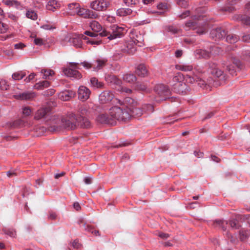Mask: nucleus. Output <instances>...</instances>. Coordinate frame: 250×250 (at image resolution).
Here are the masks:
<instances>
[{"label":"nucleus","mask_w":250,"mask_h":250,"mask_svg":"<svg viewBox=\"0 0 250 250\" xmlns=\"http://www.w3.org/2000/svg\"><path fill=\"white\" fill-rule=\"evenodd\" d=\"M41 73L43 74L42 78L44 79H49V76L54 74V71L51 69H42Z\"/></svg>","instance_id":"de8ad7c7"},{"label":"nucleus","mask_w":250,"mask_h":250,"mask_svg":"<svg viewBox=\"0 0 250 250\" xmlns=\"http://www.w3.org/2000/svg\"><path fill=\"white\" fill-rule=\"evenodd\" d=\"M90 84L92 86L96 88H101L104 86L103 83L99 82L98 79L95 77L90 79Z\"/></svg>","instance_id":"79ce46f5"},{"label":"nucleus","mask_w":250,"mask_h":250,"mask_svg":"<svg viewBox=\"0 0 250 250\" xmlns=\"http://www.w3.org/2000/svg\"><path fill=\"white\" fill-rule=\"evenodd\" d=\"M64 74L67 77L76 79H80L82 78L81 74L78 71L70 68H64L63 70Z\"/></svg>","instance_id":"f3484780"},{"label":"nucleus","mask_w":250,"mask_h":250,"mask_svg":"<svg viewBox=\"0 0 250 250\" xmlns=\"http://www.w3.org/2000/svg\"><path fill=\"white\" fill-rule=\"evenodd\" d=\"M105 79L106 82L111 85L120 86L122 84V81L114 75H108Z\"/></svg>","instance_id":"412c9836"},{"label":"nucleus","mask_w":250,"mask_h":250,"mask_svg":"<svg viewBox=\"0 0 250 250\" xmlns=\"http://www.w3.org/2000/svg\"><path fill=\"white\" fill-rule=\"evenodd\" d=\"M9 85L4 80H0V89L2 90H6L9 88Z\"/></svg>","instance_id":"603ef678"},{"label":"nucleus","mask_w":250,"mask_h":250,"mask_svg":"<svg viewBox=\"0 0 250 250\" xmlns=\"http://www.w3.org/2000/svg\"><path fill=\"white\" fill-rule=\"evenodd\" d=\"M208 64V71L212 75L219 78L223 75V71L218 68L217 65L215 63L210 62Z\"/></svg>","instance_id":"4468645a"},{"label":"nucleus","mask_w":250,"mask_h":250,"mask_svg":"<svg viewBox=\"0 0 250 250\" xmlns=\"http://www.w3.org/2000/svg\"><path fill=\"white\" fill-rule=\"evenodd\" d=\"M89 26L92 31L94 32L98 33L102 30V27L101 24L96 21H92L89 23Z\"/></svg>","instance_id":"f704fd0d"},{"label":"nucleus","mask_w":250,"mask_h":250,"mask_svg":"<svg viewBox=\"0 0 250 250\" xmlns=\"http://www.w3.org/2000/svg\"><path fill=\"white\" fill-rule=\"evenodd\" d=\"M61 3L56 0H49L47 5L46 9L51 11H55L61 7Z\"/></svg>","instance_id":"b1692460"},{"label":"nucleus","mask_w":250,"mask_h":250,"mask_svg":"<svg viewBox=\"0 0 250 250\" xmlns=\"http://www.w3.org/2000/svg\"><path fill=\"white\" fill-rule=\"evenodd\" d=\"M123 79L127 83H132L136 81V77L133 74H126L124 75Z\"/></svg>","instance_id":"a19ab883"},{"label":"nucleus","mask_w":250,"mask_h":250,"mask_svg":"<svg viewBox=\"0 0 250 250\" xmlns=\"http://www.w3.org/2000/svg\"><path fill=\"white\" fill-rule=\"evenodd\" d=\"M184 80V76L180 72H178L173 76L172 80L170 82V84L174 83H183Z\"/></svg>","instance_id":"72a5a7b5"},{"label":"nucleus","mask_w":250,"mask_h":250,"mask_svg":"<svg viewBox=\"0 0 250 250\" xmlns=\"http://www.w3.org/2000/svg\"><path fill=\"white\" fill-rule=\"evenodd\" d=\"M32 112L31 109L29 107H25L22 109L23 114L26 116H29Z\"/></svg>","instance_id":"4d7b16f0"},{"label":"nucleus","mask_w":250,"mask_h":250,"mask_svg":"<svg viewBox=\"0 0 250 250\" xmlns=\"http://www.w3.org/2000/svg\"><path fill=\"white\" fill-rule=\"evenodd\" d=\"M130 39L138 46H142L144 45L143 35L139 31H132L130 34Z\"/></svg>","instance_id":"9b49d317"},{"label":"nucleus","mask_w":250,"mask_h":250,"mask_svg":"<svg viewBox=\"0 0 250 250\" xmlns=\"http://www.w3.org/2000/svg\"><path fill=\"white\" fill-rule=\"evenodd\" d=\"M2 231L4 233L12 237H15L16 236V231L13 229H3Z\"/></svg>","instance_id":"8fccbe9b"},{"label":"nucleus","mask_w":250,"mask_h":250,"mask_svg":"<svg viewBox=\"0 0 250 250\" xmlns=\"http://www.w3.org/2000/svg\"><path fill=\"white\" fill-rule=\"evenodd\" d=\"M89 109V106L87 104L83 105L80 107L79 112L80 115V116H78V117L79 120L82 123L83 122V118H85V117H83V116H87L89 115L90 111Z\"/></svg>","instance_id":"5701e85b"},{"label":"nucleus","mask_w":250,"mask_h":250,"mask_svg":"<svg viewBox=\"0 0 250 250\" xmlns=\"http://www.w3.org/2000/svg\"><path fill=\"white\" fill-rule=\"evenodd\" d=\"M184 80H185L186 82L188 83H197L201 87L205 84V81L196 76L192 77L188 75H187L184 76Z\"/></svg>","instance_id":"6ab92c4d"},{"label":"nucleus","mask_w":250,"mask_h":250,"mask_svg":"<svg viewBox=\"0 0 250 250\" xmlns=\"http://www.w3.org/2000/svg\"><path fill=\"white\" fill-rule=\"evenodd\" d=\"M239 39V37L234 34H229L226 37V41L230 43H235Z\"/></svg>","instance_id":"c03bdc74"},{"label":"nucleus","mask_w":250,"mask_h":250,"mask_svg":"<svg viewBox=\"0 0 250 250\" xmlns=\"http://www.w3.org/2000/svg\"><path fill=\"white\" fill-rule=\"evenodd\" d=\"M175 68L183 71H190L193 69V66L190 64H178L175 65Z\"/></svg>","instance_id":"c9c22d12"},{"label":"nucleus","mask_w":250,"mask_h":250,"mask_svg":"<svg viewBox=\"0 0 250 250\" xmlns=\"http://www.w3.org/2000/svg\"><path fill=\"white\" fill-rule=\"evenodd\" d=\"M124 104L123 105L125 107V108L128 109V111L132 107L137 106L138 103L134 99L130 97H126L124 100Z\"/></svg>","instance_id":"cd10ccee"},{"label":"nucleus","mask_w":250,"mask_h":250,"mask_svg":"<svg viewBox=\"0 0 250 250\" xmlns=\"http://www.w3.org/2000/svg\"><path fill=\"white\" fill-rule=\"evenodd\" d=\"M226 31L222 28H217L212 29L210 32V36L215 41L223 39L226 36Z\"/></svg>","instance_id":"9d476101"},{"label":"nucleus","mask_w":250,"mask_h":250,"mask_svg":"<svg viewBox=\"0 0 250 250\" xmlns=\"http://www.w3.org/2000/svg\"><path fill=\"white\" fill-rule=\"evenodd\" d=\"M72 97V92L65 90L60 92L58 95L59 99L63 101L69 100Z\"/></svg>","instance_id":"c756f323"},{"label":"nucleus","mask_w":250,"mask_h":250,"mask_svg":"<svg viewBox=\"0 0 250 250\" xmlns=\"http://www.w3.org/2000/svg\"><path fill=\"white\" fill-rule=\"evenodd\" d=\"M176 115L169 116L164 118L163 123L165 124H173L175 122L177 121L179 119L176 117Z\"/></svg>","instance_id":"49530a36"},{"label":"nucleus","mask_w":250,"mask_h":250,"mask_svg":"<svg viewBox=\"0 0 250 250\" xmlns=\"http://www.w3.org/2000/svg\"><path fill=\"white\" fill-rule=\"evenodd\" d=\"M109 5V2L105 0H95L90 3V7L98 11H105Z\"/></svg>","instance_id":"423d86ee"},{"label":"nucleus","mask_w":250,"mask_h":250,"mask_svg":"<svg viewBox=\"0 0 250 250\" xmlns=\"http://www.w3.org/2000/svg\"><path fill=\"white\" fill-rule=\"evenodd\" d=\"M240 218L241 219H243V220L246 221L248 224H250V215H242L240 216Z\"/></svg>","instance_id":"680f3d73"},{"label":"nucleus","mask_w":250,"mask_h":250,"mask_svg":"<svg viewBox=\"0 0 250 250\" xmlns=\"http://www.w3.org/2000/svg\"><path fill=\"white\" fill-rule=\"evenodd\" d=\"M15 98L18 100H31L35 97V94L34 92H24L22 93L15 95Z\"/></svg>","instance_id":"393cba45"},{"label":"nucleus","mask_w":250,"mask_h":250,"mask_svg":"<svg viewBox=\"0 0 250 250\" xmlns=\"http://www.w3.org/2000/svg\"><path fill=\"white\" fill-rule=\"evenodd\" d=\"M80 4L77 2L69 3L67 5V13L68 15L74 16L77 15Z\"/></svg>","instance_id":"a211bd4d"},{"label":"nucleus","mask_w":250,"mask_h":250,"mask_svg":"<svg viewBox=\"0 0 250 250\" xmlns=\"http://www.w3.org/2000/svg\"><path fill=\"white\" fill-rule=\"evenodd\" d=\"M124 5L126 6L133 7L137 5L139 2V0H121Z\"/></svg>","instance_id":"ea45409f"},{"label":"nucleus","mask_w":250,"mask_h":250,"mask_svg":"<svg viewBox=\"0 0 250 250\" xmlns=\"http://www.w3.org/2000/svg\"><path fill=\"white\" fill-rule=\"evenodd\" d=\"M195 53L196 54L199 55L200 57L203 58L208 59L210 57V52L206 50L197 49Z\"/></svg>","instance_id":"58836bf2"},{"label":"nucleus","mask_w":250,"mask_h":250,"mask_svg":"<svg viewBox=\"0 0 250 250\" xmlns=\"http://www.w3.org/2000/svg\"><path fill=\"white\" fill-rule=\"evenodd\" d=\"M208 25L205 21H202L200 20V17L196 19V17L194 16L191 20L186 23L185 27L186 28H188L186 30H196L197 34L202 35L207 32L208 28Z\"/></svg>","instance_id":"7ed1b4c3"},{"label":"nucleus","mask_w":250,"mask_h":250,"mask_svg":"<svg viewBox=\"0 0 250 250\" xmlns=\"http://www.w3.org/2000/svg\"><path fill=\"white\" fill-rule=\"evenodd\" d=\"M109 115L114 121V125H116L117 121L126 122L131 119V113L128 109L125 108L122 104L120 106H114L110 108Z\"/></svg>","instance_id":"f03ea898"},{"label":"nucleus","mask_w":250,"mask_h":250,"mask_svg":"<svg viewBox=\"0 0 250 250\" xmlns=\"http://www.w3.org/2000/svg\"><path fill=\"white\" fill-rule=\"evenodd\" d=\"M25 73L23 71H18L13 74L12 77L14 80H20L25 76Z\"/></svg>","instance_id":"a18cd8bd"},{"label":"nucleus","mask_w":250,"mask_h":250,"mask_svg":"<svg viewBox=\"0 0 250 250\" xmlns=\"http://www.w3.org/2000/svg\"><path fill=\"white\" fill-rule=\"evenodd\" d=\"M224 65H226V69L232 76L236 75L235 67L239 70L245 68L244 63L239 59L234 57H231L228 61L224 63Z\"/></svg>","instance_id":"39448f33"},{"label":"nucleus","mask_w":250,"mask_h":250,"mask_svg":"<svg viewBox=\"0 0 250 250\" xmlns=\"http://www.w3.org/2000/svg\"><path fill=\"white\" fill-rule=\"evenodd\" d=\"M242 40L245 42H250V34L243 35L242 37Z\"/></svg>","instance_id":"774afa93"},{"label":"nucleus","mask_w":250,"mask_h":250,"mask_svg":"<svg viewBox=\"0 0 250 250\" xmlns=\"http://www.w3.org/2000/svg\"><path fill=\"white\" fill-rule=\"evenodd\" d=\"M132 10L130 8H119L117 10L116 13L117 15L120 17H124L126 16L127 15H130L132 14Z\"/></svg>","instance_id":"473e14b6"},{"label":"nucleus","mask_w":250,"mask_h":250,"mask_svg":"<svg viewBox=\"0 0 250 250\" xmlns=\"http://www.w3.org/2000/svg\"><path fill=\"white\" fill-rule=\"evenodd\" d=\"M250 232L248 230L242 229L240 231V239L242 240L246 239L249 236Z\"/></svg>","instance_id":"3c124183"},{"label":"nucleus","mask_w":250,"mask_h":250,"mask_svg":"<svg viewBox=\"0 0 250 250\" xmlns=\"http://www.w3.org/2000/svg\"><path fill=\"white\" fill-rule=\"evenodd\" d=\"M26 17L32 20L35 21L38 19V15L36 12L31 9H27L25 13Z\"/></svg>","instance_id":"4c0bfd02"},{"label":"nucleus","mask_w":250,"mask_h":250,"mask_svg":"<svg viewBox=\"0 0 250 250\" xmlns=\"http://www.w3.org/2000/svg\"><path fill=\"white\" fill-rule=\"evenodd\" d=\"M124 28L116 25L110 28L104 29L99 35L102 37H107L110 40L121 37L124 34Z\"/></svg>","instance_id":"20e7f679"},{"label":"nucleus","mask_w":250,"mask_h":250,"mask_svg":"<svg viewBox=\"0 0 250 250\" xmlns=\"http://www.w3.org/2000/svg\"><path fill=\"white\" fill-rule=\"evenodd\" d=\"M245 10L246 13L250 15V0L246 4Z\"/></svg>","instance_id":"338daca9"},{"label":"nucleus","mask_w":250,"mask_h":250,"mask_svg":"<svg viewBox=\"0 0 250 250\" xmlns=\"http://www.w3.org/2000/svg\"><path fill=\"white\" fill-rule=\"evenodd\" d=\"M50 82L47 81H42L37 83L35 85V88L38 90H42L50 86Z\"/></svg>","instance_id":"e433bc0d"},{"label":"nucleus","mask_w":250,"mask_h":250,"mask_svg":"<svg viewBox=\"0 0 250 250\" xmlns=\"http://www.w3.org/2000/svg\"><path fill=\"white\" fill-rule=\"evenodd\" d=\"M154 90L160 97H162V100H166L171 93L168 87L163 84L156 85L155 86Z\"/></svg>","instance_id":"0eeeda50"},{"label":"nucleus","mask_w":250,"mask_h":250,"mask_svg":"<svg viewBox=\"0 0 250 250\" xmlns=\"http://www.w3.org/2000/svg\"><path fill=\"white\" fill-rule=\"evenodd\" d=\"M136 88L138 90L143 92L148 91L147 86L144 83H137L136 86Z\"/></svg>","instance_id":"09e8293b"},{"label":"nucleus","mask_w":250,"mask_h":250,"mask_svg":"<svg viewBox=\"0 0 250 250\" xmlns=\"http://www.w3.org/2000/svg\"><path fill=\"white\" fill-rule=\"evenodd\" d=\"M107 60L105 58L97 59L93 62V68L94 70H98L105 66Z\"/></svg>","instance_id":"4be33fe9"},{"label":"nucleus","mask_w":250,"mask_h":250,"mask_svg":"<svg viewBox=\"0 0 250 250\" xmlns=\"http://www.w3.org/2000/svg\"><path fill=\"white\" fill-rule=\"evenodd\" d=\"M55 90L54 89H49L43 92V95L45 96H50L55 93Z\"/></svg>","instance_id":"13d9d810"},{"label":"nucleus","mask_w":250,"mask_h":250,"mask_svg":"<svg viewBox=\"0 0 250 250\" xmlns=\"http://www.w3.org/2000/svg\"><path fill=\"white\" fill-rule=\"evenodd\" d=\"M83 123L79 120L78 115L71 113L62 119V125L67 129H75L80 126L83 128L90 127V122L87 118H83Z\"/></svg>","instance_id":"f257e3e1"},{"label":"nucleus","mask_w":250,"mask_h":250,"mask_svg":"<svg viewBox=\"0 0 250 250\" xmlns=\"http://www.w3.org/2000/svg\"><path fill=\"white\" fill-rule=\"evenodd\" d=\"M237 2V0H227V4L222 8V10L229 12H232L234 10V5Z\"/></svg>","instance_id":"2f4dec72"},{"label":"nucleus","mask_w":250,"mask_h":250,"mask_svg":"<svg viewBox=\"0 0 250 250\" xmlns=\"http://www.w3.org/2000/svg\"><path fill=\"white\" fill-rule=\"evenodd\" d=\"M114 95L109 91H104L101 93L99 100L102 104H105L111 101L113 98Z\"/></svg>","instance_id":"dca6fc26"},{"label":"nucleus","mask_w":250,"mask_h":250,"mask_svg":"<svg viewBox=\"0 0 250 250\" xmlns=\"http://www.w3.org/2000/svg\"><path fill=\"white\" fill-rule=\"evenodd\" d=\"M228 222L222 219H216L210 221L209 225L214 228H221L223 230L225 231L227 229Z\"/></svg>","instance_id":"aec40b11"},{"label":"nucleus","mask_w":250,"mask_h":250,"mask_svg":"<svg viewBox=\"0 0 250 250\" xmlns=\"http://www.w3.org/2000/svg\"><path fill=\"white\" fill-rule=\"evenodd\" d=\"M129 112L131 113V117H139L143 114V110L140 107H137V106L130 108Z\"/></svg>","instance_id":"7c9ffc66"},{"label":"nucleus","mask_w":250,"mask_h":250,"mask_svg":"<svg viewBox=\"0 0 250 250\" xmlns=\"http://www.w3.org/2000/svg\"><path fill=\"white\" fill-rule=\"evenodd\" d=\"M22 124H23V122L21 120H18L14 121L13 123L12 126L13 127H18L21 126V125H22Z\"/></svg>","instance_id":"bf43d9fd"},{"label":"nucleus","mask_w":250,"mask_h":250,"mask_svg":"<svg viewBox=\"0 0 250 250\" xmlns=\"http://www.w3.org/2000/svg\"><path fill=\"white\" fill-rule=\"evenodd\" d=\"M137 46L135 43L130 40L127 42L125 44V51L129 54L132 55L134 54L136 51V47Z\"/></svg>","instance_id":"a878e982"},{"label":"nucleus","mask_w":250,"mask_h":250,"mask_svg":"<svg viewBox=\"0 0 250 250\" xmlns=\"http://www.w3.org/2000/svg\"><path fill=\"white\" fill-rule=\"evenodd\" d=\"M76 15L84 19H96L98 17V15L96 12L88 9L81 7V6Z\"/></svg>","instance_id":"6e6552de"},{"label":"nucleus","mask_w":250,"mask_h":250,"mask_svg":"<svg viewBox=\"0 0 250 250\" xmlns=\"http://www.w3.org/2000/svg\"><path fill=\"white\" fill-rule=\"evenodd\" d=\"M112 117L109 115L106 114H101L98 115L97 118V121L101 124H106L111 125H114V121H113Z\"/></svg>","instance_id":"2eb2a0df"},{"label":"nucleus","mask_w":250,"mask_h":250,"mask_svg":"<svg viewBox=\"0 0 250 250\" xmlns=\"http://www.w3.org/2000/svg\"><path fill=\"white\" fill-rule=\"evenodd\" d=\"M238 20L244 24L246 25H250V17L247 15H240L238 17Z\"/></svg>","instance_id":"37998d69"},{"label":"nucleus","mask_w":250,"mask_h":250,"mask_svg":"<svg viewBox=\"0 0 250 250\" xmlns=\"http://www.w3.org/2000/svg\"><path fill=\"white\" fill-rule=\"evenodd\" d=\"M48 219L50 220H54L57 217V214L53 211H49Z\"/></svg>","instance_id":"052dcab7"},{"label":"nucleus","mask_w":250,"mask_h":250,"mask_svg":"<svg viewBox=\"0 0 250 250\" xmlns=\"http://www.w3.org/2000/svg\"><path fill=\"white\" fill-rule=\"evenodd\" d=\"M136 73L139 76L145 77L147 76L148 70L144 64H140L136 68Z\"/></svg>","instance_id":"c85d7f7f"},{"label":"nucleus","mask_w":250,"mask_h":250,"mask_svg":"<svg viewBox=\"0 0 250 250\" xmlns=\"http://www.w3.org/2000/svg\"><path fill=\"white\" fill-rule=\"evenodd\" d=\"M173 91L178 94H183L186 90L185 83H174L172 84Z\"/></svg>","instance_id":"bb28decb"},{"label":"nucleus","mask_w":250,"mask_h":250,"mask_svg":"<svg viewBox=\"0 0 250 250\" xmlns=\"http://www.w3.org/2000/svg\"><path fill=\"white\" fill-rule=\"evenodd\" d=\"M81 64L85 68L87 69H89L90 68H93V63H90L86 62H84L81 63Z\"/></svg>","instance_id":"69168bd1"},{"label":"nucleus","mask_w":250,"mask_h":250,"mask_svg":"<svg viewBox=\"0 0 250 250\" xmlns=\"http://www.w3.org/2000/svg\"><path fill=\"white\" fill-rule=\"evenodd\" d=\"M177 4L181 7L186 8L188 5L187 0H178Z\"/></svg>","instance_id":"6e6d98bb"},{"label":"nucleus","mask_w":250,"mask_h":250,"mask_svg":"<svg viewBox=\"0 0 250 250\" xmlns=\"http://www.w3.org/2000/svg\"><path fill=\"white\" fill-rule=\"evenodd\" d=\"M34 118L36 120L43 119L48 121L50 118V109L48 107H42L38 109L35 114Z\"/></svg>","instance_id":"1a4fd4ad"},{"label":"nucleus","mask_w":250,"mask_h":250,"mask_svg":"<svg viewBox=\"0 0 250 250\" xmlns=\"http://www.w3.org/2000/svg\"><path fill=\"white\" fill-rule=\"evenodd\" d=\"M229 224L230 227L233 229H237L240 227L238 221L236 219L230 220Z\"/></svg>","instance_id":"864d4df0"},{"label":"nucleus","mask_w":250,"mask_h":250,"mask_svg":"<svg viewBox=\"0 0 250 250\" xmlns=\"http://www.w3.org/2000/svg\"><path fill=\"white\" fill-rule=\"evenodd\" d=\"M8 25L0 21V33L3 34L8 30Z\"/></svg>","instance_id":"5fc2aeb1"},{"label":"nucleus","mask_w":250,"mask_h":250,"mask_svg":"<svg viewBox=\"0 0 250 250\" xmlns=\"http://www.w3.org/2000/svg\"><path fill=\"white\" fill-rule=\"evenodd\" d=\"M78 97L81 101H85L89 97L90 90L84 86H80L78 89Z\"/></svg>","instance_id":"ddd939ff"},{"label":"nucleus","mask_w":250,"mask_h":250,"mask_svg":"<svg viewBox=\"0 0 250 250\" xmlns=\"http://www.w3.org/2000/svg\"><path fill=\"white\" fill-rule=\"evenodd\" d=\"M87 42L91 44H97L99 45L101 43V41L95 40L94 39H89L87 38Z\"/></svg>","instance_id":"e2e57ef3"},{"label":"nucleus","mask_w":250,"mask_h":250,"mask_svg":"<svg viewBox=\"0 0 250 250\" xmlns=\"http://www.w3.org/2000/svg\"><path fill=\"white\" fill-rule=\"evenodd\" d=\"M84 34L88 36L91 37H95L98 36V34L97 33H96L94 32H91L89 31H86L84 32Z\"/></svg>","instance_id":"0e129e2a"},{"label":"nucleus","mask_w":250,"mask_h":250,"mask_svg":"<svg viewBox=\"0 0 250 250\" xmlns=\"http://www.w3.org/2000/svg\"><path fill=\"white\" fill-rule=\"evenodd\" d=\"M86 40L87 38L83 35H75L69 39V42L74 46L80 48L82 46V40Z\"/></svg>","instance_id":"f8f14e48"}]
</instances>
